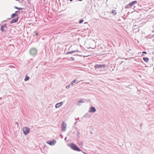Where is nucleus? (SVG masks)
Here are the masks:
<instances>
[{
	"instance_id": "obj_1",
	"label": "nucleus",
	"mask_w": 154,
	"mask_h": 154,
	"mask_svg": "<svg viewBox=\"0 0 154 154\" xmlns=\"http://www.w3.org/2000/svg\"><path fill=\"white\" fill-rule=\"evenodd\" d=\"M68 146L70 147L72 149L76 151H82V150L79 148L78 146L74 143H70L68 144Z\"/></svg>"
},
{
	"instance_id": "obj_2",
	"label": "nucleus",
	"mask_w": 154,
	"mask_h": 154,
	"mask_svg": "<svg viewBox=\"0 0 154 154\" xmlns=\"http://www.w3.org/2000/svg\"><path fill=\"white\" fill-rule=\"evenodd\" d=\"M37 50L34 48H31L29 50L30 54L33 56H35L37 54Z\"/></svg>"
},
{
	"instance_id": "obj_3",
	"label": "nucleus",
	"mask_w": 154,
	"mask_h": 154,
	"mask_svg": "<svg viewBox=\"0 0 154 154\" xmlns=\"http://www.w3.org/2000/svg\"><path fill=\"white\" fill-rule=\"evenodd\" d=\"M137 3V2L136 1H133L131 3H129L128 4L126 5L125 8L126 9L129 8H131L135 4Z\"/></svg>"
},
{
	"instance_id": "obj_4",
	"label": "nucleus",
	"mask_w": 154,
	"mask_h": 154,
	"mask_svg": "<svg viewBox=\"0 0 154 154\" xmlns=\"http://www.w3.org/2000/svg\"><path fill=\"white\" fill-rule=\"evenodd\" d=\"M23 134L25 135H26L28 134L30 132V128L26 127H25L23 129Z\"/></svg>"
},
{
	"instance_id": "obj_5",
	"label": "nucleus",
	"mask_w": 154,
	"mask_h": 154,
	"mask_svg": "<svg viewBox=\"0 0 154 154\" xmlns=\"http://www.w3.org/2000/svg\"><path fill=\"white\" fill-rule=\"evenodd\" d=\"M7 24L5 23L1 26L0 29L2 32H6V29H7Z\"/></svg>"
},
{
	"instance_id": "obj_6",
	"label": "nucleus",
	"mask_w": 154,
	"mask_h": 154,
	"mask_svg": "<svg viewBox=\"0 0 154 154\" xmlns=\"http://www.w3.org/2000/svg\"><path fill=\"white\" fill-rule=\"evenodd\" d=\"M106 67L105 64H96L94 66V68L95 69H97L104 68Z\"/></svg>"
},
{
	"instance_id": "obj_7",
	"label": "nucleus",
	"mask_w": 154,
	"mask_h": 154,
	"mask_svg": "<svg viewBox=\"0 0 154 154\" xmlns=\"http://www.w3.org/2000/svg\"><path fill=\"white\" fill-rule=\"evenodd\" d=\"M56 141L55 140H48L47 142V143L51 146L54 145L56 144Z\"/></svg>"
},
{
	"instance_id": "obj_8",
	"label": "nucleus",
	"mask_w": 154,
	"mask_h": 154,
	"mask_svg": "<svg viewBox=\"0 0 154 154\" xmlns=\"http://www.w3.org/2000/svg\"><path fill=\"white\" fill-rule=\"evenodd\" d=\"M96 111V109L94 107L92 106L90 108L88 111L89 112L94 113Z\"/></svg>"
},
{
	"instance_id": "obj_9",
	"label": "nucleus",
	"mask_w": 154,
	"mask_h": 154,
	"mask_svg": "<svg viewBox=\"0 0 154 154\" xmlns=\"http://www.w3.org/2000/svg\"><path fill=\"white\" fill-rule=\"evenodd\" d=\"M66 123L63 122L62 123V131H66Z\"/></svg>"
},
{
	"instance_id": "obj_10",
	"label": "nucleus",
	"mask_w": 154,
	"mask_h": 154,
	"mask_svg": "<svg viewBox=\"0 0 154 154\" xmlns=\"http://www.w3.org/2000/svg\"><path fill=\"white\" fill-rule=\"evenodd\" d=\"M19 17H17L16 18L13 19L10 22V23L11 24L13 23H16L18 22V19Z\"/></svg>"
},
{
	"instance_id": "obj_11",
	"label": "nucleus",
	"mask_w": 154,
	"mask_h": 154,
	"mask_svg": "<svg viewBox=\"0 0 154 154\" xmlns=\"http://www.w3.org/2000/svg\"><path fill=\"white\" fill-rule=\"evenodd\" d=\"M63 103L62 102L57 103L55 105V107L56 108H58L60 107L63 105Z\"/></svg>"
},
{
	"instance_id": "obj_12",
	"label": "nucleus",
	"mask_w": 154,
	"mask_h": 154,
	"mask_svg": "<svg viewBox=\"0 0 154 154\" xmlns=\"http://www.w3.org/2000/svg\"><path fill=\"white\" fill-rule=\"evenodd\" d=\"M18 15L17 14H16V13H14L12 14L11 15V17L12 18H14L16 17H18Z\"/></svg>"
},
{
	"instance_id": "obj_13",
	"label": "nucleus",
	"mask_w": 154,
	"mask_h": 154,
	"mask_svg": "<svg viewBox=\"0 0 154 154\" xmlns=\"http://www.w3.org/2000/svg\"><path fill=\"white\" fill-rule=\"evenodd\" d=\"M143 60L146 62L147 63V62H148V61H149V58L147 57H143Z\"/></svg>"
},
{
	"instance_id": "obj_14",
	"label": "nucleus",
	"mask_w": 154,
	"mask_h": 154,
	"mask_svg": "<svg viewBox=\"0 0 154 154\" xmlns=\"http://www.w3.org/2000/svg\"><path fill=\"white\" fill-rule=\"evenodd\" d=\"M111 13L114 16L116 15L117 12L116 10H113L112 11Z\"/></svg>"
},
{
	"instance_id": "obj_15",
	"label": "nucleus",
	"mask_w": 154,
	"mask_h": 154,
	"mask_svg": "<svg viewBox=\"0 0 154 154\" xmlns=\"http://www.w3.org/2000/svg\"><path fill=\"white\" fill-rule=\"evenodd\" d=\"M83 117L89 118L90 117V115L88 113H86L83 116Z\"/></svg>"
},
{
	"instance_id": "obj_16",
	"label": "nucleus",
	"mask_w": 154,
	"mask_h": 154,
	"mask_svg": "<svg viewBox=\"0 0 154 154\" xmlns=\"http://www.w3.org/2000/svg\"><path fill=\"white\" fill-rule=\"evenodd\" d=\"M75 51H71L67 52L65 53L66 55L68 54H72V53H75Z\"/></svg>"
},
{
	"instance_id": "obj_17",
	"label": "nucleus",
	"mask_w": 154,
	"mask_h": 154,
	"mask_svg": "<svg viewBox=\"0 0 154 154\" xmlns=\"http://www.w3.org/2000/svg\"><path fill=\"white\" fill-rule=\"evenodd\" d=\"M14 8L17 9L21 11L23 10V8H18L16 6H15L14 7Z\"/></svg>"
},
{
	"instance_id": "obj_18",
	"label": "nucleus",
	"mask_w": 154,
	"mask_h": 154,
	"mask_svg": "<svg viewBox=\"0 0 154 154\" xmlns=\"http://www.w3.org/2000/svg\"><path fill=\"white\" fill-rule=\"evenodd\" d=\"M29 77L27 76V75H26V76H25V77L24 79V81H28V80H29Z\"/></svg>"
},
{
	"instance_id": "obj_19",
	"label": "nucleus",
	"mask_w": 154,
	"mask_h": 154,
	"mask_svg": "<svg viewBox=\"0 0 154 154\" xmlns=\"http://www.w3.org/2000/svg\"><path fill=\"white\" fill-rule=\"evenodd\" d=\"M77 81V80L76 79H74L73 81L71 82L70 84L72 86L73 84L75 82Z\"/></svg>"
},
{
	"instance_id": "obj_20",
	"label": "nucleus",
	"mask_w": 154,
	"mask_h": 154,
	"mask_svg": "<svg viewBox=\"0 0 154 154\" xmlns=\"http://www.w3.org/2000/svg\"><path fill=\"white\" fill-rule=\"evenodd\" d=\"M80 133L79 131H77L76 135L78 137V139L80 137Z\"/></svg>"
},
{
	"instance_id": "obj_21",
	"label": "nucleus",
	"mask_w": 154,
	"mask_h": 154,
	"mask_svg": "<svg viewBox=\"0 0 154 154\" xmlns=\"http://www.w3.org/2000/svg\"><path fill=\"white\" fill-rule=\"evenodd\" d=\"M84 19H81V20H80L79 22V23L80 24H81L84 21Z\"/></svg>"
},
{
	"instance_id": "obj_22",
	"label": "nucleus",
	"mask_w": 154,
	"mask_h": 154,
	"mask_svg": "<svg viewBox=\"0 0 154 154\" xmlns=\"http://www.w3.org/2000/svg\"><path fill=\"white\" fill-rule=\"evenodd\" d=\"M15 13H16V14H20V12L19 11H16L15 12Z\"/></svg>"
},
{
	"instance_id": "obj_23",
	"label": "nucleus",
	"mask_w": 154,
	"mask_h": 154,
	"mask_svg": "<svg viewBox=\"0 0 154 154\" xmlns=\"http://www.w3.org/2000/svg\"><path fill=\"white\" fill-rule=\"evenodd\" d=\"M70 59L71 61H74L75 60L74 58L73 57H71L70 58Z\"/></svg>"
},
{
	"instance_id": "obj_24",
	"label": "nucleus",
	"mask_w": 154,
	"mask_h": 154,
	"mask_svg": "<svg viewBox=\"0 0 154 154\" xmlns=\"http://www.w3.org/2000/svg\"><path fill=\"white\" fill-rule=\"evenodd\" d=\"M70 85H71V84H70L69 85H67V86H66V88H69V87H70Z\"/></svg>"
},
{
	"instance_id": "obj_25",
	"label": "nucleus",
	"mask_w": 154,
	"mask_h": 154,
	"mask_svg": "<svg viewBox=\"0 0 154 154\" xmlns=\"http://www.w3.org/2000/svg\"><path fill=\"white\" fill-rule=\"evenodd\" d=\"M84 102L82 100H79L78 101V103H83Z\"/></svg>"
},
{
	"instance_id": "obj_26",
	"label": "nucleus",
	"mask_w": 154,
	"mask_h": 154,
	"mask_svg": "<svg viewBox=\"0 0 154 154\" xmlns=\"http://www.w3.org/2000/svg\"><path fill=\"white\" fill-rule=\"evenodd\" d=\"M34 33H35V36H37L38 35V32H34Z\"/></svg>"
},
{
	"instance_id": "obj_27",
	"label": "nucleus",
	"mask_w": 154,
	"mask_h": 154,
	"mask_svg": "<svg viewBox=\"0 0 154 154\" xmlns=\"http://www.w3.org/2000/svg\"><path fill=\"white\" fill-rule=\"evenodd\" d=\"M142 53L144 54H146L147 53L146 51H143V52Z\"/></svg>"
},
{
	"instance_id": "obj_28",
	"label": "nucleus",
	"mask_w": 154,
	"mask_h": 154,
	"mask_svg": "<svg viewBox=\"0 0 154 154\" xmlns=\"http://www.w3.org/2000/svg\"><path fill=\"white\" fill-rule=\"evenodd\" d=\"M73 51H75V52H79L78 50Z\"/></svg>"
},
{
	"instance_id": "obj_29",
	"label": "nucleus",
	"mask_w": 154,
	"mask_h": 154,
	"mask_svg": "<svg viewBox=\"0 0 154 154\" xmlns=\"http://www.w3.org/2000/svg\"><path fill=\"white\" fill-rule=\"evenodd\" d=\"M81 144V145H82V142H80V143L79 144V145H80Z\"/></svg>"
},
{
	"instance_id": "obj_30",
	"label": "nucleus",
	"mask_w": 154,
	"mask_h": 154,
	"mask_svg": "<svg viewBox=\"0 0 154 154\" xmlns=\"http://www.w3.org/2000/svg\"><path fill=\"white\" fill-rule=\"evenodd\" d=\"M82 152L83 153H84V154H87V153L86 152H83L82 151Z\"/></svg>"
},
{
	"instance_id": "obj_31",
	"label": "nucleus",
	"mask_w": 154,
	"mask_h": 154,
	"mask_svg": "<svg viewBox=\"0 0 154 154\" xmlns=\"http://www.w3.org/2000/svg\"><path fill=\"white\" fill-rule=\"evenodd\" d=\"M74 56H80V55H79V54H76V55H74Z\"/></svg>"
},
{
	"instance_id": "obj_32",
	"label": "nucleus",
	"mask_w": 154,
	"mask_h": 154,
	"mask_svg": "<svg viewBox=\"0 0 154 154\" xmlns=\"http://www.w3.org/2000/svg\"><path fill=\"white\" fill-rule=\"evenodd\" d=\"M142 125H143V124H142H142H141L140 125V127H141V126H142Z\"/></svg>"
},
{
	"instance_id": "obj_33",
	"label": "nucleus",
	"mask_w": 154,
	"mask_h": 154,
	"mask_svg": "<svg viewBox=\"0 0 154 154\" xmlns=\"http://www.w3.org/2000/svg\"><path fill=\"white\" fill-rule=\"evenodd\" d=\"M60 136L61 137V138H62L63 137V136L62 135V134H60Z\"/></svg>"
},
{
	"instance_id": "obj_34",
	"label": "nucleus",
	"mask_w": 154,
	"mask_h": 154,
	"mask_svg": "<svg viewBox=\"0 0 154 154\" xmlns=\"http://www.w3.org/2000/svg\"><path fill=\"white\" fill-rule=\"evenodd\" d=\"M15 124H17V125H18V123L17 122H15Z\"/></svg>"
},
{
	"instance_id": "obj_35",
	"label": "nucleus",
	"mask_w": 154,
	"mask_h": 154,
	"mask_svg": "<svg viewBox=\"0 0 154 154\" xmlns=\"http://www.w3.org/2000/svg\"><path fill=\"white\" fill-rule=\"evenodd\" d=\"M78 0L79 1H83V0Z\"/></svg>"
},
{
	"instance_id": "obj_36",
	"label": "nucleus",
	"mask_w": 154,
	"mask_h": 154,
	"mask_svg": "<svg viewBox=\"0 0 154 154\" xmlns=\"http://www.w3.org/2000/svg\"><path fill=\"white\" fill-rule=\"evenodd\" d=\"M69 1H70V2H72L73 1V0H69Z\"/></svg>"
},
{
	"instance_id": "obj_37",
	"label": "nucleus",
	"mask_w": 154,
	"mask_h": 154,
	"mask_svg": "<svg viewBox=\"0 0 154 154\" xmlns=\"http://www.w3.org/2000/svg\"><path fill=\"white\" fill-rule=\"evenodd\" d=\"M66 137L65 138V139H64V140H66Z\"/></svg>"
},
{
	"instance_id": "obj_38",
	"label": "nucleus",
	"mask_w": 154,
	"mask_h": 154,
	"mask_svg": "<svg viewBox=\"0 0 154 154\" xmlns=\"http://www.w3.org/2000/svg\"><path fill=\"white\" fill-rule=\"evenodd\" d=\"M129 14V12H128V14Z\"/></svg>"
},
{
	"instance_id": "obj_39",
	"label": "nucleus",
	"mask_w": 154,
	"mask_h": 154,
	"mask_svg": "<svg viewBox=\"0 0 154 154\" xmlns=\"http://www.w3.org/2000/svg\"><path fill=\"white\" fill-rule=\"evenodd\" d=\"M153 71H154V67H153Z\"/></svg>"
}]
</instances>
